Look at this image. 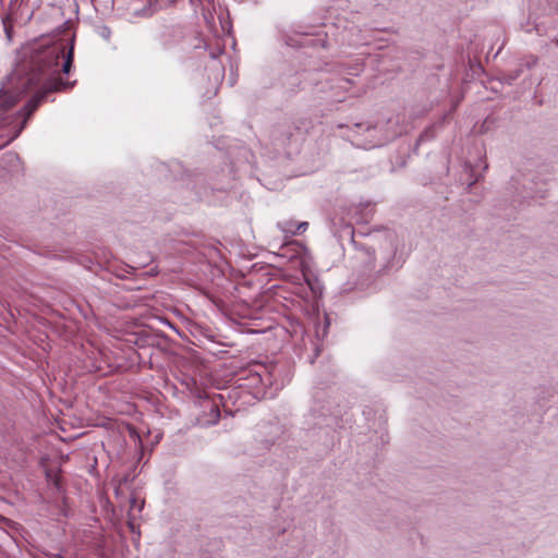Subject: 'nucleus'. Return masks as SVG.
Wrapping results in <instances>:
<instances>
[{
    "label": "nucleus",
    "instance_id": "20e7f679",
    "mask_svg": "<svg viewBox=\"0 0 558 558\" xmlns=\"http://www.w3.org/2000/svg\"><path fill=\"white\" fill-rule=\"evenodd\" d=\"M208 417L203 421L204 425H215L218 423L220 418V410L219 407L215 403L209 404V412L206 414Z\"/></svg>",
    "mask_w": 558,
    "mask_h": 558
},
{
    "label": "nucleus",
    "instance_id": "7ed1b4c3",
    "mask_svg": "<svg viewBox=\"0 0 558 558\" xmlns=\"http://www.w3.org/2000/svg\"><path fill=\"white\" fill-rule=\"evenodd\" d=\"M183 38V32L179 26H165L160 33V44L163 48H171Z\"/></svg>",
    "mask_w": 558,
    "mask_h": 558
},
{
    "label": "nucleus",
    "instance_id": "423d86ee",
    "mask_svg": "<svg viewBox=\"0 0 558 558\" xmlns=\"http://www.w3.org/2000/svg\"><path fill=\"white\" fill-rule=\"evenodd\" d=\"M46 475L48 482L60 493L62 490L61 477L58 474H52L51 471H48Z\"/></svg>",
    "mask_w": 558,
    "mask_h": 558
},
{
    "label": "nucleus",
    "instance_id": "9d476101",
    "mask_svg": "<svg viewBox=\"0 0 558 558\" xmlns=\"http://www.w3.org/2000/svg\"><path fill=\"white\" fill-rule=\"evenodd\" d=\"M151 13H153V11L150 10L149 7H145L141 11V14L144 15V16H149V15H151Z\"/></svg>",
    "mask_w": 558,
    "mask_h": 558
},
{
    "label": "nucleus",
    "instance_id": "f257e3e1",
    "mask_svg": "<svg viewBox=\"0 0 558 558\" xmlns=\"http://www.w3.org/2000/svg\"><path fill=\"white\" fill-rule=\"evenodd\" d=\"M63 43H32L22 49L21 59L11 76L13 90H0V126L12 124L14 117L8 114L22 95L34 93L33 97L17 112L22 123L19 134L27 120L37 110L47 95L54 92L71 89L75 82L63 81L54 76L59 59H63L62 72L71 71L74 57V39H71L69 50Z\"/></svg>",
    "mask_w": 558,
    "mask_h": 558
},
{
    "label": "nucleus",
    "instance_id": "39448f33",
    "mask_svg": "<svg viewBox=\"0 0 558 558\" xmlns=\"http://www.w3.org/2000/svg\"><path fill=\"white\" fill-rule=\"evenodd\" d=\"M257 376H258V379L262 385L269 386V387L274 385L272 371H269L268 368L263 367V373H257Z\"/></svg>",
    "mask_w": 558,
    "mask_h": 558
},
{
    "label": "nucleus",
    "instance_id": "f03ea898",
    "mask_svg": "<svg viewBox=\"0 0 558 558\" xmlns=\"http://www.w3.org/2000/svg\"><path fill=\"white\" fill-rule=\"evenodd\" d=\"M366 241L356 240L352 232V244L356 250L355 258L361 262L366 270L375 268V236L368 234L363 235Z\"/></svg>",
    "mask_w": 558,
    "mask_h": 558
},
{
    "label": "nucleus",
    "instance_id": "6e6552de",
    "mask_svg": "<svg viewBox=\"0 0 558 558\" xmlns=\"http://www.w3.org/2000/svg\"><path fill=\"white\" fill-rule=\"evenodd\" d=\"M522 73V69L519 68L514 71H511L509 72L508 74L505 75V80L508 84H511L512 81H515Z\"/></svg>",
    "mask_w": 558,
    "mask_h": 558
},
{
    "label": "nucleus",
    "instance_id": "1a4fd4ad",
    "mask_svg": "<svg viewBox=\"0 0 558 558\" xmlns=\"http://www.w3.org/2000/svg\"><path fill=\"white\" fill-rule=\"evenodd\" d=\"M307 227H308V223L305 221L298 223L295 227V230L293 231V235L301 234V233L305 232Z\"/></svg>",
    "mask_w": 558,
    "mask_h": 558
},
{
    "label": "nucleus",
    "instance_id": "0eeeda50",
    "mask_svg": "<svg viewBox=\"0 0 558 558\" xmlns=\"http://www.w3.org/2000/svg\"><path fill=\"white\" fill-rule=\"evenodd\" d=\"M296 225L298 223L291 219L278 223V226L282 230V232L289 233L291 235H293V231L295 230Z\"/></svg>",
    "mask_w": 558,
    "mask_h": 558
},
{
    "label": "nucleus",
    "instance_id": "9b49d317",
    "mask_svg": "<svg viewBox=\"0 0 558 558\" xmlns=\"http://www.w3.org/2000/svg\"><path fill=\"white\" fill-rule=\"evenodd\" d=\"M128 526H129V529H130L132 532H135V524H134V522H133V521H129V522H128Z\"/></svg>",
    "mask_w": 558,
    "mask_h": 558
},
{
    "label": "nucleus",
    "instance_id": "4468645a",
    "mask_svg": "<svg viewBox=\"0 0 558 558\" xmlns=\"http://www.w3.org/2000/svg\"><path fill=\"white\" fill-rule=\"evenodd\" d=\"M92 1L94 2L95 0H92Z\"/></svg>",
    "mask_w": 558,
    "mask_h": 558
},
{
    "label": "nucleus",
    "instance_id": "f8f14e48",
    "mask_svg": "<svg viewBox=\"0 0 558 558\" xmlns=\"http://www.w3.org/2000/svg\"><path fill=\"white\" fill-rule=\"evenodd\" d=\"M5 33L9 38H11V28L5 25Z\"/></svg>",
    "mask_w": 558,
    "mask_h": 558
},
{
    "label": "nucleus",
    "instance_id": "ddd939ff",
    "mask_svg": "<svg viewBox=\"0 0 558 558\" xmlns=\"http://www.w3.org/2000/svg\"><path fill=\"white\" fill-rule=\"evenodd\" d=\"M366 129H367V130H371V129H374V126H373V125H367V128H366Z\"/></svg>",
    "mask_w": 558,
    "mask_h": 558
}]
</instances>
